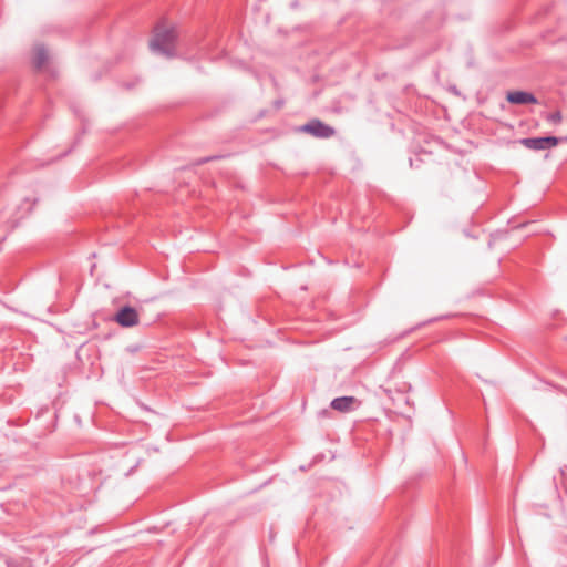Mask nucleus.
I'll list each match as a JSON object with an SVG mask.
<instances>
[{
    "label": "nucleus",
    "instance_id": "obj_1",
    "mask_svg": "<svg viewBox=\"0 0 567 567\" xmlns=\"http://www.w3.org/2000/svg\"><path fill=\"white\" fill-rule=\"evenodd\" d=\"M177 31L175 27L166 28L162 24L154 30V35L150 41V49L166 58H175L176 53Z\"/></svg>",
    "mask_w": 567,
    "mask_h": 567
},
{
    "label": "nucleus",
    "instance_id": "obj_2",
    "mask_svg": "<svg viewBox=\"0 0 567 567\" xmlns=\"http://www.w3.org/2000/svg\"><path fill=\"white\" fill-rule=\"evenodd\" d=\"M300 132L308 133L317 138H329L334 135L336 131L332 126L315 118L300 127Z\"/></svg>",
    "mask_w": 567,
    "mask_h": 567
},
{
    "label": "nucleus",
    "instance_id": "obj_3",
    "mask_svg": "<svg viewBox=\"0 0 567 567\" xmlns=\"http://www.w3.org/2000/svg\"><path fill=\"white\" fill-rule=\"evenodd\" d=\"M559 140L555 136L545 137H525L519 143L528 150L544 151L549 150L558 144Z\"/></svg>",
    "mask_w": 567,
    "mask_h": 567
},
{
    "label": "nucleus",
    "instance_id": "obj_4",
    "mask_svg": "<svg viewBox=\"0 0 567 567\" xmlns=\"http://www.w3.org/2000/svg\"><path fill=\"white\" fill-rule=\"evenodd\" d=\"M115 321L122 327L131 328L138 323V313L133 307L124 306L117 311Z\"/></svg>",
    "mask_w": 567,
    "mask_h": 567
},
{
    "label": "nucleus",
    "instance_id": "obj_5",
    "mask_svg": "<svg viewBox=\"0 0 567 567\" xmlns=\"http://www.w3.org/2000/svg\"><path fill=\"white\" fill-rule=\"evenodd\" d=\"M506 100L512 104H535L537 99L533 93L525 91H512L506 95Z\"/></svg>",
    "mask_w": 567,
    "mask_h": 567
},
{
    "label": "nucleus",
    "instance_id": "obj_6",
    "mask_svg": "<svg viewBox=\"0 0 567 567\" xmlns=\"http://www.w3.org/2000/svg\"><path fill=\"white\" fill-rule=\"evenodd\" d=\"M357 399L354 396H339L331 401V408L339 412H349L354 409Z\"/></svg>",
    "mask_w": 567,
    "mask_h": 567
},
{
    "label": "nucleus",
    "instance_id": "obj_7",
    "mask_svg": "<svg viewBox=\"0 0 567 567\" xmlns=\"http://www.w3.org/2000/svg\"><path fill=\"white\" fill-rule=\"evenodd\" d=\"M48 60V52L43 45H37L34 49L33 64L37 69H41Z\"/></svg>",
    "mask_w": 567,
    "mask_h": 567
},
{
    "label": "nucleus",
    "instance_id": "obj_8",
    "mask_svg": "<svg viewBox=\"0 0 567 567\" xmlns=\"http://www.w3.org/2000/svg\"><path fill=\"white\" fill-rule=\"evenodd\" d=\"M563 120L561 113L559 111L549 113L546 115V121L550 124H559Z\"/></svg>",
    "mask_w": 567,
    "mask_h": 567
},
{
    "label": "nucleus",
    "instance_id": "obj_9",
    "mask_svg": "<svg viewBox=\"0 0 567 567\" xmlns=\"http://www.w3.org/2000/svg\"><path fill=\"white\" fill-rule=\"evenodd\" d=\"M281 105H282V101H277V102H276V107H277V109L281 107Z\"/></svg>",
    "mask_w": 567,
    "mask_h": 567
}]
</instances>
